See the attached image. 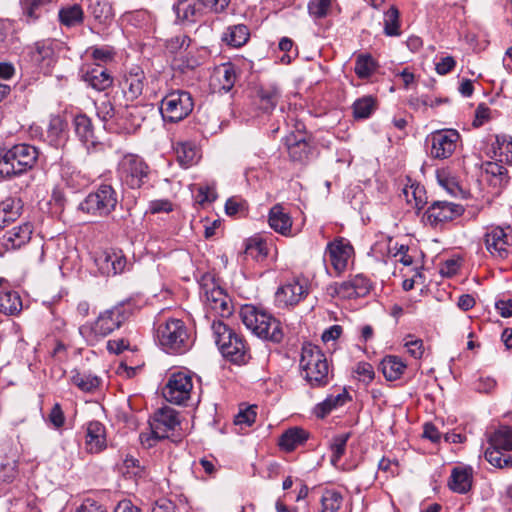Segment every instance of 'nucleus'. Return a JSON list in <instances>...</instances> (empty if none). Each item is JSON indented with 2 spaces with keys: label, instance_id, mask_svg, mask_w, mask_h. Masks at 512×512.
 I'll return each instance as SVG.
<instances>
[{
  "label": "nucleus",
  "instance_id": "obj_14",
  "mask_svg": "<svg viewBox=\"0 0 512 512\" xmlns=\"http://www.w3.org/2000/svg\"><path fill=\"white\" fill-rule=\"evenodd\" d=\"M354 255V248L350 241L337 237L327 244L325 256L328 257L333 269L339 275L344 272Z\"/></svg>",
  "mask_w": 512,
  "mask_h": 512
},
{
  "label": "nucleus",
  "instance_id": "obj_41",
  "mask_svg": "<svg viewBox=\"0 0 512 512\" xmlns=\"http://www.w3.org/2000/svg\"><path fill=\"white\" fill-rule=\"evenodd\" d=\"M214 78L218 81L220 89L229 92L236 81V69L232 63H224L220 65L214 73Z\"/></svg>",
  "mask_w": 512,
  "mask_h": 512
},
{
  "label": "nucleus",
  "instance_id": "obj_53",
  "mask_svg": "<svg viewBox=\"0 0 512 512\" xmlns=\"http://www.w3.org/2000/svg\"><path fill=\"white\" fill-rule=\"evenodd\" d=\"M330 294L332 296L336 295L342 299H352L357 298L355 290L353 289L352 283L350 280L343 281L342 283H334L329 287Z\"/></svg>",
  "mask_w": 512,
  "mask_h": 512
},
{
  "label": "nucleus",
  "instance_id": "obj_36",
  "mask_svg": "<svg viewBox=\"0 0 512 512\" xmlns=\"http://www.w3.org/2000/svg\"><path fill=\"white\" fill-rule=\"evenodd\" d=\"M308 439V433L299 427L286 430L279 438V446L282 450L290 452L304 444Z\"/></svg>",
  "mask_w": 512,
  "mask_h": 512
},
{
  "label": "nucleus",
  "instance_id": "obj_20",
  "mask_svg": "<svg viewBox=\"0 0 512 512\" xmlns=\"http://www.w3.org/2000/svg\"><path fill=\"white\" fill-rule=\"evenodd\" d=\"M54 0H20L21 20L28 25L37 23L49 11Z\"/></svg>",
  "mask_w": 512,
  "mask_h": 512
},
{
  "label": "nucleus",
  "instance_id": "obj_26",
  "mask_svg": "<svg viewBox=\"0 0 512 512\" xmlns=\"http://www.w3.org/2000/svg\"><path fill=\"white\" fill-rule=\"evenodd\" d=\"M60 176L65 186L70 188L73 192L84 189L90 183V178L86 174L69 163H63L61 165Z\"/></svg>",
  "mask_w": 512,
  "mask_h": 512
},
{
  "label": "nucleus",
  "instance_id": "obj_35",
  "mask_svg": "<svg viewBox=\"0 0 512 512\" xmlns=\"http://www.w3.org/2000/svg\"><path fill=\"white\" fill-rule=\"evenodd\" d=\"M176 159L181 167L188 168L197 163L198 150L193 142L183 141L174 145Z\"/></svg>",
  "mask_w": 512,
  "mask_h": 512
},
{
  "label": "nucleus",
  "instance_id": "obj_18",
  "mask_svg": "<svg viewBox=\"0 0 512 512\" xmlns=\"http://www.w3.org/2000/svg\"><path fill=\"white\" fill-rule=\"evenodd\" d=\"M145 85L144 71L138 66L132 67L123 77L122 93L128 100L133 101L142 95Z\"/></svg>",
  "mask_w": 512,
  "mask_h": 512
},
{
  "label": "nucleus",
  "instance_id": "obj_19",
  "mask_svg": "<svg viewBox=\"0 0 512 512\" xmlns=\"http://www.w3.org/2000/svg\"><path fill=\"white\" fill-rule=\"evenodd\" d=\"M121 97V93L115 92L105 94L95 102L97 115L103 122L118 121L119 108L122 106Z\"/></svg>",
  "mask_w": 512,
  "mask_h": 512
},
{
  "label": "nucleus",
  "instance_id": "obj_34",
  "mask_svg": "<svg viewBox=\"0 0 512 512\" xmlns=\"http://www.w3.org/2000/svg\"><path fill=\"white\" fill-rule=\"evenodd\" d=\"M249 38L250 30L244 24L228 26L221 36L222 42L234 48L242 47L248 42Z\"/></svg>",
  "mask_w": 512,
  "mask_h": 512
},
{
  "label": "nucleus",
  "instance_id": "obj_22",
  "mask_svg": "<svg viewBox=\"0 0 512 512\" xmlns=\"http://www.w3.org/2000/svg\"><path fill=\"white\" fill-rule=\"evenodd\" d=\"M85 445L90 453H99L107 447L106 429L99 421L87 424Z\"/></svg>",
  "mask_w": 512,
  "mask_h": 512
},
{
  "label": "nucleus",
  "instance_id": "obj_9",
  "mask_svg": "<svg viewBox=\"0 0 512 512\" xmlns=\"http://www.w3.org/2000/svg\"><path fill=\"white\" fill-rule=\"evenodd\" d=\"M150 168L143 158L126 154L118 162L117 175L122 185L139 189L149 180Z\"/></svg>",
  "mask_w": 512,
  "mask_h": 512
},
{
  "label": "nucleus",
  "instance_id": "obj_46",
  "mask_svg": "<svg viewBox=\"0 0 512 512\" xmlns=\"http://www.w3.org/2000/svg\"><path fill=\"white\" fill-rule=\"evenodd\" d=\"M19 216L20 205L18 200L7 198L0 202V229L17 220Z\"/></svg>",
  "mask_w": 512,
  "mask_h": 512
},
{
  "label": "nucleus",
  "instance_id": "obj_21",
  "mask_svg": "<svg viewBox=\"0 0 512 512\" xmlns=\"http://www.w3.org/2000/svg\"><path fill=\"white\" fill-rule=\"evenodd\" d=\"M285 145L287 147L289 157L295 162H304L311 153V147L304 133L291 132L285 137Z\"/></svg>",
  "mask_w": 512,
  "mask_h": 512
},
{
  "label": "nucleus",
  "instance_id": "obj_10",
  "mask_svg": "<svg viewBox=\"0 0 512 512\" xmlns=\"http://www.w3.org/2000/svg\"><path fill=\"white\" fill-rule=\"evenodd\" d=\"M193 108L191 94L184 90H175L161 100L159 110L164 122L177 123L185 119Z\"/></svg>",
  "mask_w": 512,
  "mask_h": 512
},
{
  "label": "nucleus",
  "instance_id": "obj_55",
  "mask_svg": "<svg viewBox=\"0 0 512 512\" xmlns=\"http://www.w3.org/2000/svg\"><path fill=\"white\" fill-rule=\"evenodd\" d=\"M331 0H310L308 12L314 19H321L327 16Z\"/></svg>",
  "mask_w": 512,
  "mask_h": 512
},
{
  "label": "nucleus",
  "instance_id": "obj_57",
  "mask_svg": "<svg viewBox=\"0 0 512 512\" xmlns=\"http://www.w3.org/2000/svg\"><path fill=\"white\" fill-rule=\"evenodd\" d=\"M349 280L351 281L353 289L358 297H363L369 293L371 289V282L366 276L358 274Z\"/></svg>",
  "mask_w": 512,
  "mask_h": 512
},
{
  "label": "nucleus",
  "instance_id": "obj_11",
  "mask_svg": "<svg viewBox=\"0 0 512 512\" xmlns=\"http://www.w3.org/2000/svg\"><path fill=\"white\" fill-rule=\"evenodd\" d=\"M460 138L455 129L436 130L426 137L427 152L433 159H447L455 152Z\"/></svg>",
  "mask_w": 512,
  "mask_h": 512
},
{
  "label": "nucleus",
  "instance_id": "obj_23",
  "mask_svg": "<svg viewBox=\"0 0 512 512\" xmlns=\"http://www.w3.org/2000/svg\"><path fill=\"white\" fill-rule=\"evenodd\" d=\"M173 10L183 24H194L204 16L199 0H179Z\"/></svg>",
  "mask_w": 512,
  "mask_h": 512
},
{
  "label": "nucleus",
  "instance_id": "obj_1",
  "mask_svg": "<svg viewBox=\"0 0 512 512\" xmlns=\"http://www.w3.org/2000/svg\"><path fill=\"white\" fill-rule=\"evenodd\" d=\"M38 158V148L27 143L0 148V178L11 179L26 173L36 165Z\"/></svg>",
  "mask_w": 512,
  "mask_h": 512
},
{
  "label": "nucleus",
  "instance_id": "obj_60",
  "mask_svg": "<svg viewBox=\"0 0 512 512\" xmlns=\"http://www.w3.org/2000/svg\"><path fill=\"white\" fill-rule=\"evenodd\" d=\"M203 13L214 12L220 13L224 11L230 0H199Z\"/></svg>",
  "mask_w": 512,
  "mask_h": 512
},
{
  "label": "nucleus",
  "instance_id": "obj_13",
  "mask_svg": "<svg viewBox=\"0 0 512 512\" xmlns=\"http://www.w3.org/2000/svg\"><path fill=\"white\" fill-rule=\"evenodd\" d=\"M464 213L460 204L448 201H434L424 213V221L433 228H438L444 223L453 221Z\"/></svg>",
  "mask_w": 512,
  "mask_h": 512
},
{
  "label": "nucleus",
  "instance_id": "obj_32",
  "mask_svg": "<svg viewBox=\"0 0 512 512\" xmlns=\"http://www.w3.org/2000/svg\"><path fill=\"white\" fill-rule=\"evenodd\" d=\"M472 480V468L458 466L453 468L448 485L452 491L465 494L471 489Z\"/></svg>",
  "mask_w": 512,
  "mask_h": 512
},
{
  "label": "nucleus",
  "instance_id": "obj_29",
  "mask_svg": "<svg viewBox=\"0 0 512 512\" xmlns=\"http://www.w3.org/2000/svg\"><path fill=\"white\" fill-rule=\"evenodd\" d=\"M83 79L89 86L97 91H104L113 83L111 74L99 63L88 69L84 73Z\"/></svg>",
  "mask_w": 512,
  "mask_h": 512
},
{
  "label": "nucleus",
  "instance_id": "obj_16",
  "mask_svg": "<svg viewBox=\"0 0 512 512\" xmlns=\"http://www.w3.org/2000/svg\"><path fill=\"white\" fill-rule=\"evenodd\" d=\"M487 251L496 259L504 260L509 256L510 239L502 227H490L484 235Z\"/></svg>",
  "mask_w": 512,
  "mask_h": 512
},
{
  "label": "nucleus",
  "instance_id": "obj_50",
  "mask_svg": "<svg viewBox=\"0 0 512 512\" xmlns=\"http://www.w3.org/2000/svg\"><path fill=\"white\" fill-rule=\"evenodd\" d=\"M376 108V101L372 96H364L353 104V115L356 119L368 118Z\"/></svg>",
  "mask_w": 512,
  "mask_h": 512
},
{
  "label": "nucleus",
  "instance_id": "obj_48",
  "mask_svg": "<svg viewBox=\"0 0 512 512\" xmlns=\"http://www.w3.org/2000/svg\"><path fill=\"white\" fill-rule=\"evenodd\" d=\"M378 65L369 54H360L356 58L354 71L360 79L369 78L377 69Z\"/></svg>",
  "mask_w": 512,
  "mask_h": 512
},
{
  "label": "nucleus",
  "instance_id": "obj_61",
  "mask_svg": "<svg viewBox=\"0 0 512 512\" xmlns=\"http://www.w3.org/2000/svg\"><path fill=\"white\" fill-rule=\"evenodd\" d=\"M115 54L114 49L109 46L97 47L92 50L93 59L103 63L113 61Z\"/></svg>",
  "mask_w": 512,
  "mask_h": 512
},
{
  "label": "nucleus",
  "instance_id": "obj_4",
  "mask_svg": "<svg viewBox=\"0 0 512 512\" xmlns=\"http://www.w3.org/2000/svg\"><path fill=\"white\" fill-rule=\"evenodd\" d=\"M240 318L247 329L262 339L280 343L284 338L280 321L262 309L245 305L240 310Z\"/></svg>",
  "mask_w": 512,
  "mask_h": 512
},
{
  "label": "nucleus",
  "instance_id": "obj_24",
  "mask_svg": "<svg viewBox=\"0 0 512 512\" xmlns=\"http://www.w3.org/2000/svg\"><path fill=\"white\" fill-rule=\"evenodd\" d=\"M46 140L55 147H63L68 140L67 122L60 115H52L46 131Z\"/></svg>",
  "mask_w": 512,
  "mask_h": 512
},
{
  "label": "nucleus",
  "instance_id": "obj_49",
  "mask_svg": "<svg viewBox=\"0 0 512 512\" xmlns=\"http://www.w3.org/2000/svg\"><path fill=\"white\" fill-rule=\"evenodd\" d=\"M399 10L395 6H391L384 14V33L387 36H399L400 21H399Z\"/></svg>",
  "mask_w": 512,
  "mask_h": 512
},
{
  "label": "nucleus",
  "instance_id": "obj_43",
  "mask_svg": "<svg viewBox=\"0 0 512 512\" xmlns=\"http://www.w3.org/2000/svg\"><path fill=\"white\" fill-rule=\"evenodd\" d=\"M349 394L346 390H343L337 395H329L323 402L316 406V415L320 418H324L333 409L343 406L349 400Z\"/></svg>",
  "mask_w": 512,
  "mask_h": 512
},
{
  "label": "nucleus",
  "instance_id": "obj_8",
  "mask_svg": "<svg viewBox=\"0 0 512 512\" xmlns=\"http://www.w3.org/2000/svg\"><path fill=\"white\" fill-rule=\"evenodd\" d=\"M489 447L485 451V459L496 468L512 467V428L500 426L488 438Z\"/></svg>",
  "mask_w": 512,
  "mask_h": 512
},
{
  "label": "nucleus",
  "instance_id": "obj_2",
  "mask_svg": "<svg viewBox=\"0 0 512 512\" xmlns=\"http://www.w3.org/2000/svg\"><path fill=\"white\" fill-rule=\"evenodd\" d=\"M155 338L162 350L168 354L181 355L192 346L187 326L177 318L157 320Z\"/></svg>",
  "mask_w": 512,
  "mask_h": 512
},
{
  "label": "nucleus",
  "instance_id": "obj_52",
  "mask_svg": "<svg viewBox=\"0 0 512 512\" xmlns=\"http://www.w3.org/2000/svg\"><path fill=\"white\" fill-rule=\"evenodd\" d=\"M349 439V434H340L332 439L330 448L332 451L331 462L336 465L340 458L345 453L346 444Z\"/></svg>",
  "mask_w": 512,
  "mask_h": 512
},
{
  "label": "nucleus",
  "instance_id": "obj_6",
  "mask_svg": "<svg viewBox=\"0 0 512 512\" xmlns=\"http://www.w3.org/2000/svg\"><path fill=\"white\" fill-rule=\"evenodd\" d=\"M130 316V311L124 304H119L108 309L97 317L92 324H84L79 327V333L88 342L97 341L118 329Z\"/></svg>",
  "mask_w": 512,
  "mask_h": 512
},
{
  "label": "nucleus",
  "instance_id": "obj_12",
  "mask_svg": "<svg viewBox=\"0 0 512 512\" xmlns=\"http://www.w3.org/2000/svg\"><path fill=\"white\" fill-rule=\"evenodd\" d=\"M193 377L190 371L172 372L162 390L163 397L175 405H184L191 397Z\"/></svg>",
  "mask_w": 512,
  "mask_h": 512
},
{
  "label": "nucleus",
  "instance_id": "obj_59",
  "mask_svg": "<svg viewBox=\"0 0 512 512\" xmlns=\"http://www.w3.org/2000/svg\"><path fill=\"white\" fill-rule=\"evenodd\" d=\"M355 373L357 374L359 381H362L365 384L371 383L375 376L372 365L367 362H359L356 365Z\"/></svg>",
  "mask_w": 512,
  "mask_h": 512
},
{
  "label": "nucleus",
  "instance_id": "obj_47",
  "mask_svg": "<svg viewBox=\"0 0 512 512\" xmlns=\"http://www.w3.org/2000/svg\"><path fill=\"white\" fill-rule=\"evenodd\" d=\"M493 149L495 156L499 157L500 162L512 164V136L506 134L497 135Z\"/></svg>",
  "mask_w": 512,
  "mask_h": 512
},
{
  "label": "nucleus",
  "instance_id": "obj_37",
  "mask_svg": "<svg viewBox=\"0 0 512 512\" xmlns=\"http://www.w3.org/2000/svg\"><path fill=\"white\" fill-rule=\"evenodd\" d=\"M380 367L386 380L395 381L403 375L407 365L400 357L388 355L383 358Z\"/></svg>",
  "mask_w": 512,
  "mask_h": 512
},
{
  "label": "nucleus",
  "instance_id": "obj_17",
  "mask_svg": "<svg viewBox=\"0 0 512 512\" xmlns=\"http://www.w3.org/2000/svg\"><path fill=\"white\" fill-rule=\"evenodd\" d=\"M32 234V226L25 223L6 231L0 238V256L10 250H16L29 242Z\"/></svg>",
  "mask_w": 512,
  "mask_h": 512
},
{
  "label": "nucleus",
  "instance_id": "obj_63",
  "mask_svg": "<svg viewBox=\"0 0 512 512\" xmlns=\"http://www.w3.org/2000/svg\"><path fill=\"white\" fill-rule=\"evenodd\" d=\"M49 422L54 428L59 429L65 423V416L62 407L59 403H55L48 415Z\"/></svg>",
  "mask_w": 512,
  "mask_h": 512
},
{
  "label": "nucleus",
  "instance_id": "obj_30",
  "mask_svg": "<svg viewBox=\"0 0 512 512\" xmlns=\"http://www.w3.org/2000/svg\"><path fill=\"white\" fill-rule=\"evenodd\" d=\"M73 124L75 133L83 145L88 150L94 148L97 144V140L91 119L85 114H78L75 116Z\"/></svg>",
  "mask_w": 512,
  "mask_h": 512
},
{
  "label": "nucleus",
  "instance_id": "obj_62",
  "mask_svg": "<svg viewBox=\"0 0 512 512\" xmlns=\"http://www.w3.org/2000/svg\"><path fill=\"white\" fill-rule=\"evenodd\" d=\"M256 419V412L254 407H249L243 411H240L234 419V424L237 426L245 425L251 426Z\"/></svg>",
  "mask_w": 512,
  "mask_h": 512
},
{
  "label": "nucleus",
  "instance_id": "obj_31",
  "mask_svg": "<svg viewBox=\"0 0 512 512\" xmlns=\"http://www.w3.org/2000/svg\"><path fill=\"white\" fill-rule=\"evenodd\" d=\"M268 223L275 232L281 235L288 236L291 234L292 219L280 204H276L270 209Z\"/></svg>",
  "mask_w": 512,
  "mask_h": 512
},
{
  "label": "nucleus",
  "instance_id": "obj_40",
  "mask_svg": "<svg viewBox=\"0 0 512 512\" xmlns=\"http://www.w3.org/2000/svg\"><path fill=\"white\" fill-rule=\"evenodd\" d=\"M403 195L408 204L421 210L427 204V195L424 186L418 183H411L403 188Z\"/></svg>",
  "mask_w": 512,
  "mask_h": 512
},
{
  "label": "nucleus",
  "instance_id": "obj_27",
  "mask_svg": "<svg viewBox=\"0 0 512 512\" xmlns=\"http://www.w3.org/2000/svg\"><path fill=\"white\" fill-rule=\"evenodd\" d=\"M103 273L117 275L124 271L127 261L121 251L103 252L96 258Z\"/></svg>",
  "mask_w": 512,
  "mask_h": 512
},
{
  "label": "nucleus",
  "instance_id": "obj_3",
  "mask_svg": "<svg viewBox=\"0 0 512 512\" xmlns=\"http://www.w3.org/2000/svg\"><path fill=\"white\" fill-rule=\"evenodd\" d=\"M299 366L303 378L313 388L324 387L330 380V367L323 351L316 345L305 343L301 349Z\"/></svg>",
  "mask_w": 512,
  "mask_h": 512
},
{
  "label": "nucleus",
  "instance_id": "obj_15",
  "mask_svg": "<svg viewBox=\"0 0 512 512\" xmlns=\"http://www.w3.org/2000/svg\"><path fill=\"white\" fill-rule=\"evenodd\" d=\"M308 281L305 278H296L278 288L275 294L276 304L280 308L297 305L308 295Z\"/></svg>",
  "mask_w": 512,
  "mask_h": 512
},
{
  "label": "nucleus",
  "instance_id": "obj_58",
  "mask_svg": "<svg viewBox=\"0 0 512 512\" xmlns=\"http://www.w3.org/2000/svg\"><path fill=\"white\" fill-rule=\"evenodd\" d=\"M486 172L497 178L499 185L508 183V170L504 166L495 162H489L486 165Z\"/></svg>",
  "mask_w": 512,
  "mask_h": 512
},
{
  "label": "nucleus",
  "instance_id": "obj_25",
  "mask_svg": "<svg viewBox=\"0 0 512 512\" xmlns=\"http://www.w3.org/2000/svg\"><path fill=\"white\" fill-rule=\"evenodd\" d=\"M179 424L178 413L173 408L163 407L155 414L153 434L156 438H165V433L174 430Z\"/></svg>",
  "mask_w": 512,
  "mask_h": 512
},
{
  "label": "nucleus",
  "instance_id": "obj_5",
  "mask_svg": "<svg viewBox=\"0 0 512 512\" xmlns=\"http://www.w3.org/2000/svg\"><path fill=\"white\" fill-rule=\"evenodd\" d=\"M211 328L215 343L224 358L238 365L247 363L250 359L249 348L242 336L220 320H214Z\"/></svg>",
  "mask_w": 512,
  "mask_h": 512
},
{
  "label": "nucleus",
  "instance_id": "obj_51",
  "mask_svg": "<svg viewBox=\"0 0 512 512\" xmlns=\"http://www.w3.org/2000/svg\"><path fill=\"white\" fill-rule=\"evenodd\" d=\"M123 475L127 478L140 479L146 476V469L133 456H127L123 462Z\"/></svg>",
  "mask_w": 512,
  "mask_h": 512
},
{
  "label": "nucleus",
  "instance_id": "obj_56",
  "mask_svg": "<svg viewBox=\"0 0 512 512\" xmlns=\"http://www.w3.org/2000/svg\"><path fill=\"white\" fill-rule=\"evenodd\" d=\"M18 475L15 461L2 463L0 465V484L12 483Z\"/></svg>",
  "mask_w": 512,
  "mask_h": 512
},
{
  "label": "nucleus",
  "instance_id": "obj_44",
  "mask_svg": "<svg viewBox=\"0 0 512 512\" xmlns=\"http://www.w3.org/2000/svg\"><path fill=\"white\" fill-rule=\"evenodd\" d=\"M22 310V301L16 291L0 293V312L5 315H16Z\"/></svg>",
  "mask_w": 512,
  "mask_h": 512
},
{
  "label": "nucleus",
  "instance_id": "obj_39",
  "mask_svg": "<svg viewBox=\"0 0 512 512\" xmlns=\"http://www.w3.org/2000/svg\"><path fill=\"white\" fill-rule=\"evenodd\" d=\"M58 18L61 25L71 28L83 23L84 12L79 4L67 5L59 10Z\"/></svg>",
  "mask_w": 512,
  "mask_h": 512
},
{
  "label": "nucleus",
  "instance_id": "obj_38",
  "mask_svg": "<svg viewBox=\"0 0 512 512\" xmlns=\"http://www.w3.org/2000/svg\"><path fill=\"white\" fill-rule=\"evenodd\" d=\"M71 383L77 386L83 392H93L101 384V379L90 372L73 369L70 377Z\"/></svg>",
  "mask_w": 512,
  "mask_h": 512
},
{
  "label": "nucleus",
  "instance_id": "obj_42",
  "mask_svg": "<svg viewBox=\"0 0 512 512\" xmlns=\"http://www.w3.org/2000/svg\"><path fill=\"white\" fill-rule=\"evenodd\" d=\"M258 96L260 108L264 112H270L276 107L281 97V92L278 87L269 85L261 87L258 91Z\"/></svg>",
  "mask_w": 512,
  "mask_h": 512
},
{
  "label": "nucleus",
  "instance_id": "obj_54",
  "mask_svg": "<svg viewBox=\"0 0 512 512\" xmlns=\"http://www.w3.org/2000/svg\"><path fill=\"white\" fill-rule=\"evenodd\" d=\"M404 346L407 348L408 353L415 359H420L425 351L423 340L415 338V336L408 334L403 339Z\"/></svg>",
  "mask_w": 512,
  "mask_h": 512
},
{
  "label": "nucleus",
  "instance_id": "obj_33",
  "mask_svg": "<svg viewBox=\"0 0 512 512\" xmlns=\"http://www.w3.org/2000/svg\"><path fill=\"white\" fill-rule=\"evenodd\" d=\"M31 57L41 68H49L55 58L54 42L50 39L36 42Z\"/></svg>",
  "mask_w": 512,
  "mask_h": 512
},
{
  "label": "nucleus",
  "instance_id": "obj_64",
  "mask_svg": "<svg viewBox=\"0 0 512 512\" xmlns=\"http://www.w3.org/2000/svg\"><path fill=\"white\" fill-rule=\"evenodd\" d=\"M216 197H217V194H216V190L214 187L208 186V185L199 186L197 196H196L197 202L199 204L213 202L216 199Z\"/></svg>",
  "mask_w": 512,
  "mask_h": 512
},
{
  "label": "nucleus",
  "instance_id": "obj_28",
  "mask_svg": "<svg viewBox=\"0 0 512 512\" xmlns=\"http://www.w3.org/2000/svg\"><path fill=\"white\" fill-rule=\"evenodd\" d=\"M116 123L123 125L128 131L136 130L145 120L144 107L138 105L123 104Z\"/></svg>",
  "mask_w": 512,
  "mask_h": 512
},
{
  "label": "nucleus",
  "instance_id": "obj_45",
  "mask_svg": "<svg viewBox=\"0 0 512 512\" xmlns=\"http://www.w3.org/2000/svg\"><path fill=\"white\" fill-rule=\"evenodd\" d=\"M344 497L335 489H325L322 493L320 512H339L343 506Z\"/></svg>",
  "mask_w": 512,
  "mask_h": 512
},
{
  "label": "nucleus",
  "instance_id": "obj_7",
  "mask_svg": "<svg viewBox=\"0 0 512 512\" xmlns=\"http://www.w3.org/2000/svg\"><path fill=\"white\" fill-rule=\"evenodd\" d=\"M117 204L116 190L111 184L102 183L80 202L78 209L92 216L106 217L116 209Z\"/></svg>",
  "mask_w": 512,
  "mask_h": 512
}]
</instances>
